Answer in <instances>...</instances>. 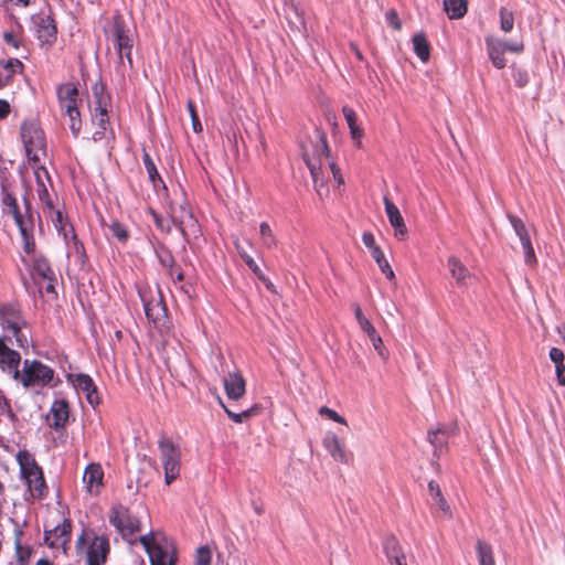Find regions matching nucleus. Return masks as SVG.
I'll list each match as a JSON object with an SVG mask.
<instances>
[{"label":"nucleus","instance_id":"obj_19","mask_svg":"<svg viewBox=\"0 0 565 565\" xmlns=\"http://www.w3.org/2000/svg\"><path fill=\"white\" fill-rule=\"evenodd\" d=\"M323 447L330 454L334 461L347 465L351 455L347 451L344 444L333 433H328L322 441Z\"/></svg>","mask_w":565,"mask_h":565},{"label":"nucleus","instance_id":"obj_25","mask_svg":"<svg viewBox=\"0 0 565 565\" xmlns=\"http://www.w3.org/2000/svg\"><path fill=\"white\" fill-rule=\"evenodd\" d=\"M487 50L493 66L503 68L507 64L504 58L505 42L495 39H487Z\"/></svg>","mask_w":565,"mask_h":565},{"label":"nucleus","instance_id":"obj_62","mask_svg":"<svg viewBox=\"0 0 565 565\" xmlns=\"http://www.w3.org/2000/svg\"><path fill=\"white\" fill-rule=\"evenodd\" d=\"M54 280H55V277H53V279H45L44 282L45 285L41 287V289H44L46 292H54Z\"/></svg>","mask_w":565,"mask_h":565},{"label":"nucleus","instance_id":"obj_14","mask_svg":"<svg viewBox=\"0 0 565 565\" xmlns=\"http://www.w3.org/2000/svg\"><path fill=\"white\" fill-rule=\"evenodd\" d=\"M508 218L522 244V247L524 250L525 264L529 266H535L537 263V259H536V256L534 253V248L532 246L529 231H527L524 222L521 218H519L518 216H514L512 214H508Z\"/></svg>","mask_w":565,"mask_h":565},{"label":"nucleus","instance_id":"obj_45","mask_svg":"<svg viewBox=\"0 0 565 565\" xmlns=\"http://www.w3.org/2000/svg\"><path fill=\"white\" fill-rule=\"evenodd\" d=\"M188 110L192 120V128L194 132H201L202 131V125L200 122L199 116L195 110V105L192 100L188 102Z\"/></svg>","mask_w":565,"mask_h":565},{"label":"nucleus","instance_id":"obj_15","mask_svg":"<svg viewBox=\"0 0 565 565\" xmlns=\"http://www.w3.org/2000/svg\"><path fill=\"white\" fill-rule=\"evenodd\" d=\"M9 344H11L9 341L0 340V369L17 381L21 372L19 371L21 355L19 352L11 349Z\"/></svg>","mask_w":565,"mask_h":565},{"label":"nucleus","instance_id":"obj_59","mask_svg":"<svg viewBox=\"0 0 565 565\" xmlns=\"http://www.w3.org/2000/svg\"><path fill=\"white\" fill-rule=\"evenodd\" d=\"M505 51L521 53L523 51L522 42H505Z\"/></svg>","mask_w":565,"mask_h":565},{"label":"nucleus","instance_id":"obj_46","mask_svg":"<svg viewBox=\"0 0 565 565\" xmlns=\"http://www.w3.org/2000/svg\"><path fill=\"white\" fill-rule=\"evenodd\" d=\"M428 439L435 447L443 446L446 441V433L443 429L430 430L428 433Z\"/></svg>","mask_w":565,"mask_h":565},{"label":"nucleus","instance_id":"obj_35","mask_svg":"<svg viewBox=\"0 0 565 565\" xmlns=\"http://www.w3.org/2000/svg\"><path fill=\"white\" fill-rule=\"evenodd\" d=\"M143 164L148 173V178L152 182L153 186L157 188L159 184H162V186L166 188L161 177L158 173L154 162L147 152L143 153Z\"/></svg>","mask_w":565,"mask_h":565},{"label":"nucleus","instance_id":"obj_11","mask_svg":"<svg viewBox=\"0 0 565 565\" xmlns=\"http://www.w3.org/2000/svg\"><path fill=\"white\" fill-rule=\"evenodd\" d=\"M53 379V370L36 360H24L19 382L24 387L44 386Z\"/></svg>","mask_w":565,"mask_h":565},{"label":"nucleus","instance_id":"obj_41","mask_svg":"<svg viewBox=\"0 0 565 565\" xmlns=\"http://www.w3.org/2000/svg\"><path fill=\"white\" fill-rule=\"evenodd\" d=\"M390 221L391 226L394 228V235L398 239H405L407 236V227L405 225L404 218L402 214L399 216L393 217Z\"/></svg>","mask_w":565,"mask_h":565},{"label":"nucleus","instance_id":"obj_26","mask_svg":"<svg viewBox=\"0 0 565 565\" xmlns=\"http://www.w3.org/2000/svg\"><path fill=\"white\" fill-rule=\"evenodd\" d=\"M2 191H3L2 203L9 209V212L12 214V216L15 221V224L20 228L21 234L23 236H26L28 230L25 226L24 218L19 211V206H18L15 198L11 193H9L4 186L2 188Z\"/></svg>","mask_w":565,"mask_h":565},{"label":"nucleus","instance_id":"obj_16","mask_svg":"<svg viewBox=\"0 0 565 565\" xmlns=\"http://www.w3.org/2000/svg\"><path fill=\"white\" fill-rule=\"evenodd\" d=\"M72 523L70 520H64L54 529L45 531L44 542L51 548H62L66 552V545L71 540Z\"/></svg>","mask_w":565,"mask_h":565},{"label":"nucleus","instance_id":"obj_48","mask_svg":"<svg viewBox=\"0 0 565 565\" xmlns=\"http://www.w3.org/2000/svg\"><path fill=\"white\" fill-rule=\"evenodd\" d=\"M151 214H152L153 221L159 230H161L162 232H167V233H169L171 231V223H172L171 218L170 220L164 218L154 212H152Z\"/></svg>","mask_w":565,"mask_h":565},{"label":"nucleus","instance_id":"obj_49","mask_svg":"<svg viewBox=\"0 0 565 565\" xmlns=\"http://www.w3.org/2000/svg\"><path fill=\"white\" fill-rule=\"evenodd\" d=\"M160 263L168 269L170 277H173L174 260L170 253L164 252L159 255Z\"/></svg>","mask_w":565,"mask_h":565},{"label":"nucleus","instance_id":"obj_34","mask_svg":"<svg viewBox=\"0 0 565 565\" xmlns=\"http://www.w3.org/2000/svg\"><path fill=\"white\" fill-rule=\"evenodd\" d=\"M476 547H477L479 565H495L492 547L490 544H488L481 540H478Z\"/></svg>","mask_w":565,"mask_h":565},{"label":"nucleus","instance_id":"obj_37","mask_svg":"<svg viewBox=\"0 0 565 565\" xmlns=\"http://www.w3.org/2000/svg\"><path fill=\"white\" fill-rule=\"evenodd\" d=\"M213 551L210 545H202L195 550L194 565H211Z\"/></svg>","mask_w":565,"mask_h":565},{"label":"nucleus","instance_id":"obj_53","mask_svg":"<svg viewBox=\"0 0 565 565\" xmlns=\"http://www.w3.org/2000/svg\"><path fill=\"white\" fill-rule=\"evenodd\" d=\"M350 135H351L352 139L354 140L355 146L358 148H361L362 147L363 129L360 128L358 125L350 127Z\"/></svg>","mask_w":565,"mask_h":565},{"label":"nucleus","instance_id":"obj_30","mask_svg":"<svg viewBox=\"0 0 565 565\" xmlns=\"http://www.w3.org/2000/svg\"><path fill=\"white\" fill-rule=\"evenodd\" d=\"M414 52L419 60L426 63L429 60L430 46L424 33H417L413 36Z\"/></svg>","mask_w":565,"mask_h":565},{"label":"nucleus","instance_id":"obj_56","mask_svg":"<svg viewBox=\"0 0 565 565\" xmlns=\"http://www.w3.org/2000/svg\"><path fill=\"white\" fill-rule=\"evenodd\" d=\"M428 492L434 501L436 499L443 497L441 489H440L439 484L435 481H430L428 483Z\"/></svg>","mask_w":565,"mask_h":565},{"label":"nucleus","instance_id":"obj_2","mask_svg":"<svg viewBox=\"0 0 565 565\" xmlns=\"http://www.w3.org/2000/svg\"><path fill=\"white\" fill-rule=\"evenodd\" d=\"M28 322L22 317L19 307L15 305L0 303V340L13 343L18 348L29 345V337L25 333Z\"/></svg>","mask_w":565,"mask_h":565},{"label":"nucleus","instance_id":"obj_20","mask_svg":"<svg viewBox=\"0 0 565 565\" xmlns=\"http://www.w3.org/2000/svg\"><path fill=\"white\" fill-rule=\"evenodd\" d=\"M108 552V540L95 536L87 550V565H103L107 559Z\"/></svg>","mask_w":565,"mask_h":565},{"label":"nucleus","instance_id":"obj_40","mask_svg":"<svg viewBox=\"0 0 565 565\" xmlns=\"http://www.w3.org/2000/svg\"><path fill=\"white\" fill-rule=\"evenodd\" d=\"M34 273L43 280L53 279L54 271L45 259H38L34 264Z\"/></svg>","mask_w":565,"mask_h":565},{"label":"nucleus","instance_id":"obj_1","mask_svg":"<svg viewBox=\"0 0 565 565\" xmlns=\"http://www.w3.org/2000/svg\"><path fill=\"white\" fill-rule=\"evenodd\" d=\"M303 160L307 163L315 189L320 198L328 196L329 181L332 177L338 185L344 184L340 168L330 158L326 135L319 130L315 132V146L311 151L303 150Z\"/></svg>","mask_w":565,"mask_h":565},{"label":"nucleus","instance_id":"obj_12","mask_svg":"<svg viewBox=\"0 0 565 565\" xmlns=\"http://www.w3.org/2000/svg\"><path fill=\"white\" fill-rule=\"evenodd\" d=\"M170 217L171 222L178 227L185 239L199 234L200 227L198 221L194 218L191 210L186 205H171Z\"/></svg>","mask_w":565,"mask_h":565},{"label":"nucleus","instance_id":"obj_64","mask_svg":"<svg viewBox=\"0 0 565 565\" xmlns=\"http://www.w3.org/2000/svg\"><path fill=\"white\" fill-rule=\"evenodd\" d=\"M354 316L358 323H361V321H364L366 319L362 313V309L358 305L354 306Z\"/></svg>","mask_w":565,"mask_h":565},{"label":"nucleus","instance_id":"obj_52","mask_svg":"<svg viewBox=\"0 0 565 565\" xmlns=\"http://www.w3.org/2000/svg\"><path fill=\"white\" fill-rule=\"evenodd\" d=\"M342 113L348 122L349 128L358 125L356 124V115L352 108L344 106L342 109Z\"/></svg>","mask_w":565,"mask_h":565},{"label":"nucleus","instance_id":"obj_29","mask_svg":"<svg viewBox=\"0 0 565 565\" xmlns=\"http://www.w3.org/2000/svg\"><path fill=\"white\" fill-rule=\"evenodd\" d=\"M220 404L224 408L227 416L235 423L242 424L246 420H248L250 417L257 415L259 413V406L253 405L246 409H242L239 412L232 409L231 407L226 406L222 401H220Z\"/></svg>","mask_w":565,"mask_h":565},{"label":"nucleus","instance_id":"obj_24","mask_svg":"<svg viewBox=\"0 0 565 565\" xmlns=\"http://www.w3.org/2000/svg\"><path fill=\"white\" fill-rule=\"evenodd\" d=\"M447 267L451 274V277L456 280L460 287H467L472 275L469 269L455 256H451L447 260Z\"/></svg>","mask_w":565,"mask_h":565},{"label":"nucleus","instance_id":"obj_13","mask_svg":"<svg viewBox=\"0 0 565 565\" xmlns=\"http://www.w3.org/2000/svg\"><path fill=\"white\" fill-rule=\"evenodd\" d=\"M34 177L36 183V194L42 206L57 201L58 198L53 191V184L47 170L43 166H34Z\"/></svg>","mask_w":565,"mask_h":565},{"label":"nucleus","instance_id":"obj_42","mask_svg":"<svg viewBox=\"0 0 565 565\" xmlns=\"http://www.w3.org/2000/svg\"><path fill=\"white\" fill-rule=\"evenodd\" d=\"M514 24V17L511 11H508L507 9L502 8L500 10V26L501 30L504 32H510L513 29Z\"/></svg>","mask_w":565,"mask_h":565},{"label":"nucleus","instance_id":"obj_55","mask_svg":"<svg viewBox=\"0 0 565 565\" xmlns=\"http://www.w3.org/2000/svg\"><path fill=\"white\" fill-rule=\"evenodd\" d=\"M550 359L555 363V365L563 364L564 353L561 349L552 348L550 351Z\"/></svg>","mask_w":565,"mask_h":565},{"label":"nucleus","instance_id":"obj_54","mask_svg":"<svg viewBox=\"0 0 565 565\" xmlns=\"http://www.w3.org/2000/svg\"><path fill=\"white\" fill-rule=\"evenodd\" d=\"M386 21L394 30L401 29V22L398 20L396 11L390 10L388 12H386Z\"/></svg>","mask_w":565,"mask_h":565},{"label":"nucleus","instance_id":"obj_51","mask_svg":"<svg viewBox=\"0 0 565 565\" xmlns=\"http://www.w3.org/2000/svg\"><path fill=\"white\" fill-rule=\"evenodd\" d=\"M384 204L388 220L401 215L398 207L390 199L384 198Z\"/></svg>","mask_w":565,"mask_h":565},{"label":"nucleus","instance_id":"obj_38","mask_svg":"<svg viewBox=\"0 0 565 565\" xmlns=\"http://www.w3.org/2000/svg\"><path fill=\"white\" fill-rule=\"evenodd\" d=\"M374 260L376 262L377 266L380 267L381 271L390 279H395V274L390 265V263L386 260L384 253L381 250H374V254L372 255Z\"/></svg>","mask_w":565,"mask_h":565},{"label":"nucleus","instance_id":"obj_5","mask_svg":"<svg viewBox=\"0 0 565 565\" xmlns=\"http://www.w3.org/2000/svg\"><path fill=\"white\" fill-rule=\"evenodd\" d=\"M60 109L64 116L68 117L70 129L74 137L79 135L82 120L78 110V89L73 83H65L56 90Z\"/></svg>","mask_w":565,"mask_h":565},{"label":"nucleus","instance_id":"obj_3","mask_svg":"<svg viewBox=\"0 0 565 565\" xmlns=\"http://www.w3.org/2000/svg\"><path fill=\"white\" fill-rule=\"evenodd\" d=\"M22 479L25 481L30 494L34 499H42L46 493V484L42 469L38 466L34 458L26 450H21L17 455Z\"/></svg>","mask_w":565,"mask_h":565},{"label":"nucleus","instance_id":"obj_18","mask_svg":"<svg viewBox=\"0 0 565 565\" xmlns=\"http://www.w3.org/2000/svg\"><path fill=\"white\" fill-rule=\"evenodd\" d=\"M104 470L99 463H89L83 475V483L90 494L97 495L103 487Z\"/></svg>","mask_w":565,"mask_h":565},{"label":"nucleus","instance_id":"obj_44","mask_svg":"<svg viewBox=\"0 0 565 565\" xmlns=\"http://www.w3.org/2000/svg\"><path fill=\"white\" fill-rule=\"evenodd\" d=\"M319 414L321 416H326L328 417L329 419L335 422V423H339V424H342V425H347V420L343 416L339 415L335 411L327 407V406H322L320 407L319 409Z\"/></svg>","mask_w":565,"mask_h":565},{"label":"nucleus","instance_id":"obj_17","mask_svg":"<svg viewBox=\"0 0 565 565\" xmlns=\"http://www.w3.org/2000/svg\"><path fill=\"white\" fill-rule=\"evenodd\" d=\"M93 94L95 97V106L92 115L93 122L96 124L102 130H106L108 122L107 102L108 98L104 94V88L100 85H94Z\"/></svg>","mask_w":565,"mask_h":565},{"label":"nucleus","instance_id":"obj_23","mask_svg":"<svg viewBox=\"0 0 565 565\" xmlns=\"http://www.w3.org/2000/svg\"><path fill=\"white\" fill-rule=\"evenodd\" d=\"M75 386L78 391L83 392L86 396L87 402L92 406H96L99 404L100 398L97 392V387L94 384L90 376L86 374H79L76 376Z\"/></svg>","mask_w":565,"mask_h":565},{"label":"nucleus","instance_id":"obj_61","mask_svg":"<svg viewBox=\"0 0 565 565\" xmlns=\"http://www.w3.org/2000/svg\"><path fill=\"white\" fill-rule=\"evenodd\" d=\"M556 376L561 385L565 386V365L561 364L556 366Z\"/></svg>","mask_w":565,"mask_h":565},{"label":"nucleus","instance_id":"obj_22","mask_svg":"<svg viewBox=\"0 0 565 565\" xmlns=\"http://www.w3.org/2000/svg\"><path fill=\"white\" fill-rule=\"evenodd\" d=\"M224 388L227 398L232 402L241 399L246 392V384L243 375L238 372L228 373L224 380Z\"/></svg>","mask_w":565,"mask_h":565},{"label":"nucleus","instance_id":"obj_33","mask_svg":"<svg viewBox=\"0 0 565 565\" xmlns=\"http://www.w3.org/2000/svg\"><path fill=\"white\" fill-rule=\"evenodd\" d=\"M38 38L44 43H51L56 38V28L49 19H42L38 26Z\"/></svg>","mask_w":565,"mask_h":565},{"label":"nucleus","instance_id":"obj_6","mask_svg":"<svg viewBox=\"0 0 565 565\" xmlns=\"http://www.w3.org/2000/svg\"><path fill=\"white\" fill-rule=\"evenodd\" d=\"M21 139L26 156L34 164L46 156V141L44 134L35 120H24L21 125Z\"/></svg>","mask_w":565,"mask_h":565},{"label":"nucleus","instance_id":"obj_50","mask_svg":"<svg viewBox=\"0 0 565 565\" xmlns=\"http://www.w3.org/2000/svg\"><path fill=\"white\" fill-rule=\"evenodd\" d=\"M362 241L364 245L370 248L371 255L374 254V250H381L380 246L375 244V239L372 233L364 232L362 235Z\"/></svg>","mask_w":565,"mask_h":565},{"label":"nucleus","instance_id":"obj_43","mask_svg":"<svg viewBox=\"0 0 565 565\" xmlns=\"http://www.w3.org/2000/svg\"><path fill=\"white\" fill-rule=\"evenodd\" d=\"M109 231L119 242H126L128 238L127 230L119 222H113Z\"/></svg>","mask_w":565,"mask_h":565},{"label":"nucleus","instance_id":"obj_9","mask_svg":"<svg viewBox=\"0 0 565 565\" xmlns=\"http://www.w3.org/2000/svg\"><path fill=\"white\" fill-rule=\"evenodd\" d=\"M160 460L164 471V481L170 484L180 476L181 451L170 438H161L158 441Z\"/></svg>","mask_w":565,"mask_h":565},{"label":"nucleus","instance_id":"obj_8","mask_svg":"<svg viewBox=\"0 0 565 565\" xmlns=\"http://www.w3.org/2000/svg\"><path fill=\"white\" fill-rule=\"evenodd\" d=\"M110 40L118 53V60L122 67V72L132 67L131 50L134 45L132 34L126 28L122 19L116 17L114 19L113 33Z\"/></svg>","mask_w":565,"mask_h":565},{"label":"nucleus","instance_id":"obj_57","mask_svg":"<svg viewBox=\"0 0 565 565\" xmlns=\"http://www.w3.org/2000/svg\"><path fill=\"white\" fill-rule=\"evenodd\" d=\"M359 326L362 329V331H364L367 334L369 338L377 333L376 329L369 319L361 321Z\"/></svg>","mask_w":565,"mask_h":565},{"label":"nucleus","instance_id":"obj_36","mask_svg":"<svg viewBox=\"0 0 565 565\" xmlns=\"http://www.w3.org/2000/svg\"><path fill=\"white\" fill-rule=\"evenodd\" d=\"M243 259L245 264L248 266V268L254 273V275L262 280L265 286L269 289H274L273 282L265 276L260 267L255 263L252 256L249 255H243Z\"/></svg>","mask_w":565,"mask_h":565},{"label":"nucleus","instance_id":"obj_21","mask_svg":"<svg viewBox=\"0 0 565 565\" xmlns=\"http://www.w3.org/2000/svg\"><path fill=\"white\" fill-rule=\"evenodd\" d=\"M70 416V408L68 404L64 399L55 401L47 415H46V423L51 428L60 429L63 428L68 419Z\"/></svg>","mask_w":565,"mask_h":565},{"label":"nucleus","instance_id":"obj_63","mask_svg":"<svg viewBox=\"0 0 565 565\" xmlns=\"http://www.w3.org/2000/svg\"><path fill=\"white\" fill-rule=\"evenodd\" d=\"M173 282H181L183 280V273L179 268L173 267V277H171Z\"/></svg>","mask_w":565,"mask_h":565},{"label":"nucleus","instance_id":"obj_27","mask_svg":"<svg viewBox=\"0 0 565 565\" xmlns=\"http://www.w3.org/2000/svg\"><path fill=\"white\" fill-rule=\"evenodd\" d=\"M384 550L391 565H407L406 555L395 537L385 541Z\"/></svg>","mask_w":565,"mask_h":565},{"label":"nucleus","instance_id":"obj_4","mask_svg":"<svg viewBox=\"0 0 565 565\" xmlns=\"http://www.w3.org/2000/svg\"><path fill=\"white\" fill-rule=\"evenodd\" d=\"M151 565H174L173 546L160 532H151L139 537Z\"/></svg>","mask_w":565,"mask_h":565},{"label":"nucleus","instance_id":"obj_60","mask_svg":"<svg viewBox=\"0 0 565 565\" xmlns=\"http://www.w3.org/2000/svg\"><path fill=\"white\" fill-rule=\"evenodd\" d=\"M10 113V105L7 100L0 99V120L6 118Z\"/></svg>","mask_w":565,"mask_h":565},{"label":"nucleus","instance_id":"obj_31","mask_svg":"<svg viewBox=\"0 0 565 565\" xmlns=\"http://www.w3.org/2000/svg\"><path fill=\"white\" fill-rule=\"evenodd\" d=\"M444 9L448 14L449 19H460L467 12L466 0H445Z\"/></svg>","mask_w":565,"mask_h":565},{"label":"nucleus","instance_id":"obj_32","mask_svg":"<svg viewBox=\"0 0 565 565\" xmlns=\"http://www.w3.org/2000/svg\"><path fill=\"white\" fill-rule=\"evenodd\" d=\"M20 70H22V63L17 58L0 61L1 77L7 84L11 81L12 76Z\"/></svg>","mask_w":565,"mask_h":565},{"label":"nucleus","instance_id":"obj_10","mask_svg":"<svg viewBox=\"0 0 565 565\" xmlns=\"http://www.w3.org/2000/svg\"><path fill=\"white\" fill-rule=\"evenodd\" d=\"M109 522L117 529L124 540L132 544L135 534L140 531V521L121 505H114L110 510Z\"/></svg>","mask_w":565,"mask_h":565},{"label":"nucleus","instance_id":"obj_47","mask_svg":"<svg viewBox=\"0 0 565 565\" xmlns=\"http://www.w3.org/2000/svg\"><path fill=\"white\" fill-rule=\"evenodd\" d=\"M373 344V348L375 349V351L379 353V355L386 360L387 356H388V353L386 351V349L384 348L383 345V340L382 338L379 335V333L372 335L369 338Z\"/></svg>","mask_w":565,"mask_h":565},{"label":"nucleus","instance_id":"obj_7","mask_svg":"<svg viewBox=\"0 0 565 565\" xmlns=\"http://www.w3.org/2000/svg\"><path fill=\"white\" fill-rule=\"evenodd\" d=\"M43 213L51 218L58 234L63 236L65 243L70 247L72 246L73 250L79 258H83L84 246L78 242L73 226L67 222V218L60 209L58 200L43 205Z\"/></svg>","mask_w":565,"mask_h":565},{"label":"nucleus","instance_id":"obj_39","mask_svg":"<svg viewBox=\"0 0 565 565\" xmlns=\"http://www.w3.org/2000/svg\"><path fill=\"white\" fill-rule=\"evenodd\" d=\"M259 233L262 243L265 247L273 248L277 245L276 236L274 235V232L270 228L269 224H267L266 222L260 223Z\"/></svg>","mask_w":565,"mask_h":565},{"label":"nucleus","instance_id":"obj_28","mask_svg":"<svg viewBox=\"0 0 565 565\" xmlns=\"http://www.w3.org/2000/svg\"><path fill=\"white\" fill-rule=\"evenodd\" d=\"M143 307L147 318L154 323L164 317L166 308L161 300L158 299V296L152 297L150 300L143 299Z\"/></svg>","mask_w":565,"mask_h":565},{"label":"nucleus","instance_id":"obj_58","mask_svg":"<svg viewBox=\"0 0 565 565\" xmlns=\"http://www.w3.org/2000/svg\"><path fill=\"white\" fill-rule=\"evenodd\" d=\"M435 502L437 503V505L439 507V509L448 516H451L452 513H451V509L449 507V504L447 503L446 499L443 497L438 498L435 500Z\"/></svg>","mask_w":565,"mask_h":565}]
</instances>
